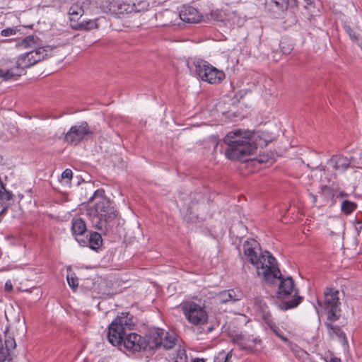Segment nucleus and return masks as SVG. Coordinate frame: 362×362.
I'll return each mask as SVG.
<instances>
[{
  "label": "nucleus",
  "instance_id": "f8f14e48",
  "mask_svg": "<svg viewBox=\"0 0 362 362\" xmlns=\"http://www.w3.org/2000/svg\"><path fill=\"white\" fill-rule=\"evenodd\" d=\"M243 259H246L252 264L256 263V260L259 255L258 252L260 250V245L256 240L251 238L245 241L243 245Z\"/></svg>",
  "mask_w": 362,
  "mask_h": 362
},
{
  "label": "nucleus",
  "instance_id": "37998d69",
  "mask_svg": "<svg viewBox=\"0 0 362 362\" xmlns=\"http://www.w3.org/2000/svg\"><path fill=\"white\" fill-rule=\"evenodd\" d=\"M232 293H234L233 290H229L228 291V296H229L230 299H232Z\"/></svg>",
  "mask_w": 362,
  "mask_h": 362
},
{
  "label": "nucleus",
  "instance_id": "c756f323",
  "mask_svg": "<svg viewBox=\"0 0 362 362\" xmlns=\"http://www.w3.org/2000/svg\"><path fill=\"white\" fill-rule=\"evenodd\" d=\"M18 31L17 28H7L1 31V35L4 37L14 35Z\"/></svg>",
  "mask_w": 362,
  "mask_h": 362
},
{
  "label": "nucleus",
  "instance_id": "1a4fd4ad",
  "mask_svg": "<svg viewBox=\"0 0 362 362\" xmlns=\"http://www.w3.org/2000/svg\"><path fill=\"white\" fill-rule=\"evenodd\" d=\"M100 8L105 13L119 16L133 12L134 6L121 0H105Z\"/></svg>",
  "mask_w": 362,
  "mask_h": 362
},
{
  "label": "nucleus",
  "instance_id": "9d476101",
  "mask_svg": "<svg viewBox=\"0 0 362 362\" xmlns=\"http://www.w3.org/2000/svg\"><path fill=\"white\" fill-rule=\"evenodd\" d=\"M96 3L91 0H85L82 2L73 4L69 10L71 21L79 20L83 14H91L93 10H97Z\"/></svg>",
  "mask_w": 362,
  "mask_h": 362
},
{
  "label": "nucleus",
  "instance_id": "c9c22d12",
  "mask_svg": "<svg viewBox=\"0 0 362 362\" xmlns=\"http://www.w3.org/2000/svg\"><path fill=\"white\" fill-rule=\"evenodd\" d=\"M262 317H263V320L265 322V323L267 322L269 320H272V315L269 312L264 313L262 315Z\"/></svg>",
  "mask_w": 362,
  "mask_h": 362
},
{
  "label": "nucleus",
  "instance_id": "4468645a",
  "mask_svg": "<svg viewBox=\"0 0 362 362\" xmlns=\"http://www.w3.org/2000/svg\"><path fill=\"white\" fill-rule=\"evenodd\" d=\"M338 291L332 288H327L325 292L324 305L325 308L330 313L329 319L334 320L335 311L339 305Z\"/></svg>",
  "mask_w": 362,
  "mask_h": 362
},
{
  "label": "nucleus",
  "instance_id": "20e7f679",
  "mask_svg": "<svg viewBox=\"0 0 362 362\" xmlns=\"http://www.w3.org/2000/svg\"><path fill=\"white\" fill-rule=\"evenodd\" d=\"M252 265L255 267L257 276L267 285L274 284L281 276L276 258L268 251L261 252Z\"/></svg>",
  "mask_w": 362,
  "mask_h": 362
},
{
  "label": "nucleus",
  "instance_id": "412c9836",
  "mask_svg": "<svg viewBox=\"0 0 362 362\" xmlns=\"http://www.w3.org/2000/svg\"><path fill=\"white\" fill-rule=\"evenodd\" d=\"M12 197V194L6 190L0 191V215L11 205Z\"/></svg>",
  "mask_w": 362,
  "mask_h": 362
},
{
  "label": "nucleus",
  "instance_id": "aec40b11",
  "mask_svg": "<svg viewBox=\"0 0 362 362\" xmlns=\"http://www.w3.org/2000/svg\"><path fill=\"white\" fill-rule=\"evenodd\" d=\"M326 327L331 338L337 337L339 340H346V334L339 326L333 325L331 323H326Z\"/></svg>",
  "mask_w": 362,
  "mask_h": 362
},
{
  "label": "nucleus",
  "instance_id": "2f4dec72",
  "mask_svg": "<svg viewBox=\"0 0 362 362\" xmlns=\"http://www.w3.org/2000/svg\"><path fill=\"white\" fill-rule=\"evenodd\" d=\"M174 362H188L187 356L186 355L185 350L179 351L177 357L176 358Z\"/></svg>",
  "mask_w": 362,
  "mask_h": 362
},
{
  "label": "nucleus",
  "instance_id": "a211bd4d",
  "mask_svg": "<svg viewBox=\"0 0 362 362\" xmlns=\"http://www.w3.org/2000/svg\"><path fill=\"white\" fill-rule=\"evenodd\" d=\"M86 225L85 221L81 218H74L71 221V232L73 235L77 237L82 235L86 231ZM76 240L80 243V240L76 238Z\"/></svg>",
  "mask_w": 362,
  "mask_h": 362
},
{
  "label": "nucleus",
  "instance_id": "6e6552de",
  "mask_svg": "<svg viewBox=\"0 0 362 362\" xmlns=\"http://www.w3.org/2000/svg\"><path fill=\"white\" fill-rule=\"evenodd\" d=\"M195 72L203 81L210 84L220 83L225 78V73L204 60L194 62Z\"/></svg>",
  "mask_w": 362,
  "mask_h": 362
},
{
  "label": "nucleus",
  "instance_id": "473e14b6",
  "mask_svg": "<svg viewBox=\"0 0 362 362\" xmlns=\"http://www.w3.org/2000/svg\"><path fill=\"white\" fill-rule=\"evenodd\" d=\"M273 332L279 337L284 342H288V338L284 337L283 334L281 333L279 327L276 325L274 329H272Z\"/></svg>",
  "mask_w": 362,
  "mask_h": 362
},
{
  "label": "nucleus",
  "instance_id": "5701e85b",
  "mask_svg": "<svg viewBox=\"0 0 362 362\" xmlns=\"http://www.w3.org/2000/svg\"><path fill=\"white\" fill-rule=\"evenodd\" d=\"M336 192L334 188L324 185L321 188V196L325 202H329L334 200Z\"/></svg>",
  "mask_w": 362,
  "mask_h": 362
},
{
  "label": "nucleus",
  "instance_id": "cd10ccee",
  "mask_svg": "<svg viewBox=\"0 0 362 362\" xmlns=\"http://www.w3.org/2000/svg\"><path fill=\"white\" fill-rule=\"evenodd\" d=\"M100 18H96L94 20H89L87 21H82L81 25L86 30H90L98 28V21H100Z\"/></svg>",
  "mask_w": 362,
  "mask_h": 362
},
{
  "label": "nucleus",
  "instance_id": "79ce46f5",
  "mask_svg": "<svg viewBox=\"0 0 362 362\" xmlns=\"http://www.w3.org/2000/svg\"><path fill=\"white\" fill-rule=\"evenodd\" d=\"M339 196H340L341 197H347V194H346V192H341L339 193Z\"/></svg>",
  "mask_w": 362,
  "mask_h": 362
},
{
  "label": "nucleus",
  "instance_id": "dca6fc26",
  "mask_svg": "<svg viewBox=\"0 0 362 362\" xmlns=\"http://www.w3.org/2000/svg\"><path fill=\"white\" fill-rule=\"evenodd\" d=\"M15 339L8 337L5 340V348L0 349V362H13L12 351L16 348Z\"/></svg>",
  "mask_w": 362,
  "mask_h": 362
},
{
  "label": "nucleus",
  "instance_id": "423d86ee",
  "mask_svg": "<svg viewBox=\"0 0 362 362\" xmlns=\"http://www.w3.org/2000/svg\"><path fill=\"white\" fill-rule=\"evenodd\" d=\"M95 201V211L98 216L99 221L96 227L102 230L106 227V223L112 221L117 215V211L110 201L103 194V191L97 190L92 197Z\"/></svg>",
  "mask_w": 362,
  "mask_h": 362
},
{
  "label": "nucleus",
  "instance_id": "2eb2a0df",
  "mask_svg": "<svg viewBox=\"0 0 362 362\" xmlns=\"http://www.w3.org/2000/svg\"><path fill=\"white\" fill-rule=\"evenodd\" d=\"M180 17L182 21L189 23H197L202 21V15L194 7L184 6L180 11Z\"/></svg>",
  "mask_w": 362,
  "mask_h": 362
},
{
  "label": "nucleus",
  "instance_id": "58836bf2",
  "mask_svg": "<svg viewBox=\"0 0 362 362\" xmlns=\"http://www.w3.org/2000/svg\"><path fill=\"white\" fill-rule=\"evenodd\" d=\"M5 288L6 291H12L13 286L11 281H6L5 284Z\"/></svg>",
  "mask_w": 362,
  "mask_h": 362
},
{
  "label": "nucleus",
  "instance_id": "c85d7f7f",
  "mask_svg": "<svg viewBox=\"0 0 362 362\" xmlns=\"http://www.w3.org/2000/svg\"><path fill=\"white\" fill-rule=\"evenodd\" d=\"M66 279H67V282H68L69 286L71 288L75 290L78 287V281L76 276H73L72 275L67 274Z\"/></svg>",
  "mask_w": 362,
  "mask_h": 362
},
{
  "label": "nucleus",
  "instance_id": "9b49d317",
  "mask_svg": "<svg viewBox=\"0 0 362 362\" xmlns=\"http://www.w3.org/2000/svg\"><path fill=\"white\" fill-rule=\"evenodd\" d=\"M91 134L88 123L82 122L79 124L72 126L65 134L64 140L70 144H76L83 138Z\"/></svg>",
  "mask_w": 362,
  "mask_h": 362
},
{
  "label": "nucleus",
  "instance_id": "4c0bfd02",
  "mask_svg": "<svg viewBox=\"0 0 362 362\" xmlns=\"http://www.w3.org/2000/svg\"><path fill=\"white\" fill-rule=\"evenodd\" d=\"M232 356H233L232 351H230L226 356L224 362H232V361H231Z\"/></svg>",
  "mask_w": 362,
  "mask_h": 362
},
{
  "label": "nucleus",
  "instance_id": "a19ab883",
  "mask_svg": "<svg viewBox=\"0 0 362 362\" xmlns=\"http://www.w3.org/2000/svg\"><path fill=\"white\" fill-rule=\"evenodd\" d=\"M310 196L312 197L313 203H316V202H317V197L315 195H314V194H310Z\"/></svg>",
  "mask_w": 362,
  "mask_h": 362
},
{
  "label": "nucleus",
  "instance_id": "e433bc0d",
  "mask_svg": "<svg viewBox=\"0 0 362 362\" xmlns=\"http://www.w3.org/2000/svg\"><path fill=\"white\" fill-rule=\"evenodd\" d=\"M266 324L267 325V326L272 330L273 329L275 328V327L276 326V323L274 322V321L272 320H269L267 322H266Z\"/></svg>",
  "mask_w": 362,
  "mask_h": 362
},
{
  "label": "nucleus",
  "instance_id": "39448f33",
  "mask_svg": "<svg viewBox=\"0 0 362 362\" xmlns=\"http://www.w3.org/2000/svg\"><path fill=\"white\" fill-rule=\"evenodd\" d=\"M277 281H279L277 298L285 300L282 304V308L288 310L298 306L302 300V297L298 295L293 279L290 276L284 278L281 275Z\"/></svg>",
  "mask_w": 362,
  "mask_h": 362
},
{
  "label": "nucleus",
  "instance_id": "ddd939ff",
  "mask_svg": "<svg viewBox=\"0 0 362 362\" xmlns=\"http://www.w3.org/2000/svg\"><path fill=\"white\" fill-rule=\"evenodd\" d=\"M298 6L297 0H265V8L270 13L286 12L289 8Z\"/></svg>",
  "mask_w": 362,
  "mask_h": 362
},
{
  "label": "nucleus",
  "instance_id": "f03ea898",
  "mask_svg": "<svg viewBox=\"0 0 362 362\" xmlns=\"http://www.w3.org/2000/svg\"><path fill=\"white\" fill-rule=\"evenodd\" d=\"M23 48H30V51L21 54L16 61V67L7 70L0 69V77L4 80L16 79L22 74L24 69L30 67L52 55V49L47 47H37L34 36L24 38L19 45Z\"/></svg>",
  "mask_w": 362,
  "mask_h": 362
},
{
  "label": "nucleus",
  "instance_id": "b1692460",
  "mask_svg": "<svg viewBox=\"0 0 362 362\" xmlns=\"http://www.w3.org/2000/svg\"><path fill=\"white\" fill-rule=\"evenodd\" d=\"M357 204L349 200H344L341 204V211L344 214L350 215L357 209Z\"/></svg>",
  "mask_w": 362,
  "mask_h": 362
},
{
  "label": "nucleus",
  "instance_id": "393cba45",
  "mask_svg": "<svg viewBox=\"0 0 362 362\" xmlns=\"http://www.w3.org/2000/svg\"><path fill=\"white\" fill-rule=\"evenodd\" d=\"M175 337L169 333H166L164 339L160 341V346L165 349H171L175 345Z\"/></svg>",
  "mask_w": 362,
  "mask_h": 362
},
{
  "label": "nucleus",
  "instance_id": "f3484780",
  "mask_svg": "<svg viewBox=\"0 0 362 362\" xmlns=\"http://www.w3.org/2000/svg\"><path fill=\"white\" fill-rule=\"evenodd\" d=\"M234 341L241 349L248 351H252L257 343L261 342L260 340L253 338L250 339L249 337L242 334L236 336Z\"/></svg>",
  "mask_w": 362,
  "mask_h": 362
},
{
  "label": "nucleus",
  "instance_id": "bb28decb",
  "mask_svg": "<svg viewBox=\"0 0 362 362\" xmlns=\"http://www.w3.org/2000/svg\"><path fill=\"white\" fill-rule=\"evenodd\" d=\"M288 346H289V348L291 349V350L292 351V352L296 356H299V357H301L303 356L304 354H306L305 351H304L303 349H301L299 346H298L296 344L291 342L288 341V342H286Z\"/></svg>",
  "mask_w": 362,
  "mask_h": 362
},
{
  "label": "nucleus",
  "instance_id": "a18cd8bd",
  "mask_svg": "<svg viewBox=\"0 0 362 362\" xmlns=\"http://www.w3.org/2000/svg\"><path fill=\"white\" fill-rule=\"evenodd\" d=\"M273 17L274 18H277V16L276 15H274V14L273 15Z\"/></svg>",
  "mask_w": 362,
  "mask_h": 362
},
{
  "label": "nucleus",
  "instance_id": "4be33fe9",
  "mask_svg": "<svg viewBox=\"0 0 362 362\" xmlns=\"http://www.w3.org/2000/svg\"><path fill=\"white\" fill-rule=\"evenodd\" d=\"M88 243L90 249L97 250L103 245V239L101 235L97 232L90 233Z\"/></svg>",
  "mask_w": 362,
  "mask_h": 362
},
{
  "label": "nucleus",
  "instance_id": "6ab92c4d",
  "mask_svg": "<svg viewBox=\"0 0 362 362\" xmlns=\"http://www.w3.org/2000/svg\"><path fill=\"white\" fill-rule=\"evenodd\" d=\"M331 162L334 163L333 168L339 171H344L350 165L349 160L344 156H333Z\"/></svg>",
  "mask_w": 362,
  "mask_h": 362
},
{
  "label": "nucleus",
  "instance_id": "a878e982",
  "mask_svg": "<svg viewBox=\"0 0 362 362\" xmlns=\"http://www.w3.org/2000/svg\"><path fill=\"white\" fill-rule=\"evenodd\" d=\"M132 5L134 6L133 11L135 12H141L142 11L147 10L149 6V4L146 0H141L137 3H134Z\"/></svg>",
  "mask_w": 362,
  "mask_h": 362
},
{
  "label": "nucleus",
  "instance_id": "f704fd0d",
  "mask_svg": "<svg viewBox=\"0 0 362 362\" xmlns=\"http://www.w3.org/2000/svg\"><path fill=\"white\" fill-rule=\"evenodd\" d=\"M280 47H281V52L285 54H288L291 53V50H292V47L291 46H288L286 47H285L284 45H283V43L281 42L280 44Z\"/></svg>",
  "mask_w": 362,
  "mask_h": 362
},
{
  "label": "nucleus",
  "instance_id": "f257e3e1",
  "mask_svg": "<svg viewBox=\"0 0 362 362\" xmlns=\"http://www.w3.org/2000/svg\"><path fill=\"white\" fill-rule=\"evenodd\" d=\"M134 325L133 316L129 313H122L108 327V341L115 346L123 345L129 351H140L144 348L141 336L136 333L126 334V332L131 330Z\"/></svg>",
  "mask_w": 362,
  "mask_h": 362
},
{
  "label": "nucleus",
  "instance_id": "c03bdc74",
  "mask_svg": "<svg viewBox=\"0 0 362 362\" xmlns=\"http://www.w3.org/2000/svg\"><path fill=\"white\" fill-rule=\"evenodd\" d=\"M306 1H307V3H308V4H311V2H312L310 0H306Z\"/></svg>",
  "mask_w": 362,
  "mask_h": 362
},
{
  "label": "nucleus",
  "instance_id": "ea45409f",
  "mask_svg": "<svg viewBox=\"0 0 362 362\" xmlns=\"http://www.w3.org/2000/svg\"><path fill=\"white\" fill-rule=\"evenodd\" d=\"M192 362H205V361L203 358H194Z\"/></svg>",
  "mask_w": 362,
  "mask_h": 362
},
{
  "label": "nucleus",
  "instance_id": "0eeeda50",
  "mask_svg": "<svg viewBox=\"0 0 362 362\" xmlns=\"http://www.w3.org/2000/svg\"><path fill=\"white\" fill-rule=\"evenodd\" d=\"M180 309L187 322L196 327L207 324L209 313L204 305L192 300H184L180 305Z\"/></svg>",
  "mask_w": 362,
  "mask_h": 362
},
{
  "label": "nucleus",
  "instance_id": "7c9ffc66",
  "mask_svg": "<svg viewBox=\"0 0 362 362\" xmlns=\"http://www.w3.org/2000/svg\"><path fill=\"white\" fill-rule=\"evenodd\" d=\"M323 358L325 362H341V359L335 356L330 352L326 354Z\"/></svg>",
  "mask_w": 362,
  "mask_h": 362
},
{
  "label": "nucleus",
  "instance_id": "72a5a7b5",
  "mask_svg": "<svg viewBox=\"0 0 362 362\" xmlns=\"http://www.w3.org/2000/svg\"><path fill=\"white\" fill-rule=\"evenodd\" d=\"M73 177V172L71 169L66 168L62 174V177L63 179H66L70 181Z\"/></svg>",
  "mask_w": 362,
  "mask_h": 362
},
{
  "label": "nucleus",
  "instance_id": "7ed1b4c3",
  "mask_svg": "<svg viewBox=\"0 0 362 362\" xmlns=\"http://www.w3.org/2000/svg\"><path fill=\"white\" fill-rule=\"evenodd\" d=\"M223 141L227 145L226 157L237 160L254 154L259 145L253 132L245 129H235L229 132Z\"/></svg>",
  "mask_w": 362,
  "mask_h": 362
}]
</instances>
